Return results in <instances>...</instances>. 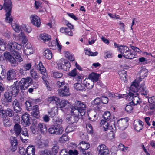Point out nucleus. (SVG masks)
Here are the masks:
<instances>
[{
	"instance_id": "nucleus-37",
	"label": "nucleus",
	"mask_w": 155,
	"mask_h": 155,
	"mask_svg": "<svg viewBox=\"0 0 155 155\" xmlns=\"http://www.w3.org/2000/svg\"><path fill=\"white\" fill-rule=\"evenodd\" d=\"M69 104V102L66 100H63L60 101V102L57 103L56 105H58V107L60 108H63L65 107V106Z\"/></svg>"
},
{
	"instance_id": "nucleus-14",
	"label": "nucleus",
	"mask_w": 155,
	"mask_h": 155,
	"mask_svg": "<svg viewBox=\"0 0 155 155\" xmlns=\"http://www.w3.org/2000/svg\"><path fill=\"white\" fill-rule=\"evenodd\" d=\"M58 92L61 96H69V88L67 85L64 86L63 87L58 90Z\"/></svg>"
},
{
	"instance_id": "nucleus-63",
	"label": "nucleus",
	"mask_w": 155,
	"mask_h": 155,
	"mask_svg": "<svg viewBox=\"0 0 155 155\" xmlns=\"http://www.w3.org/2000/svg\"><path fill=\"white\" fill-rule=\"evenodd\" d=\"M131 105H127L125 107V110L128 113H130L133 110V107Z\"/></svg>"
},
{
	"instance_id": "nucleus-57",
	"label": "nucleus",
	"mask_w": 155,
	"mask_h": 155,
	"mask_svg": "<svg viewBox=\"0 0 155 155\" xmlns=\"http://www.w3.org/2000/svg\"><path fill=\"white\" fill-rule=\"evenodd\" d=\"M4 56L6 60L8 61L13 56L11 55L10 53L8 52H5L4 54Z\"/></svg>"
},
{
	"instance_id": "nucleus-43",
	"label": "nucleus",
	"mask_w": 155,
	"mask_h": 155,
	"mask_svg": "<svg viewBox=\"0 0 155 155\" xmlns=\"http://www.w3.org/2000/svg\"><path fill=\"white\" fill-rule=\"evenodd\" d=\"M107 149H108L107 147L104 144L100 145L97 148V150L98 151V153Z\"/></svg>"
},
{
	"instance_id": "nucleus-1",
	"label": "nucleus",
	"mask_w": 155,
	"mask_h": 155,
	"mask_svg": "<svg viewBox=\"0 0 155 155\" xmlns=\"http://www.w3.org/2000/svg\"><path fill=\"white\" fill-rule=\"evenodd\" d=\"M3 9L6 12L5 21L8 23H11L13 20V18L11 16L12 5L10 0H4Z\"/></svg>"
},
{
	"instance_id": "nucleus-50",
	"label": "nucleus",
	"mask_w": 155,
	"mask_h": 155,
	"mask_svg": "<svg viewBox=\"0 0 155 155\" xmlns=\"http://www.w3.org/2000/svg\"><path fill=\"white\" fill-rule=\"evenodd\" d=\"M6 46L5 45L4 41L3 40H0V50L4 51L6 49Z\"/></svg>"
},
{
	"instance_id": "nucleus-59",
	"label": "nucleus",
	"mask_w": 155,
	"mask_h": 155,
	"mask_svg": "<svg viewBox=\"0 0 155 155\" xmlns=\"http://www.w3.org/2000/svg\"><path fill=\"white\" fill-rule=\"evenodd\" d=\"M100 98L101 103L106 104L108 103V99L107 97L105 96H102Z\"/></svg>"
},
{
	"instance_id": "nucleus-44",
	"label": "nucleus",
	"mask_w": 155,
	"mask_h": 155,
	"mask_svg": "<svg viewBox=\"0 0 155 155\" xmlns=\"http://www.w3.org/2000/svg\"><path fill=\"white\" fill-rule=\"evenodd\" d=\"M31 152V151H28L27 150V149L26 151H25V149L24 148L22 147H19V153L21 155H25L26 153H27V155H28V154H30V153H29L30 152Z\"/></svg>"
},
{
	"instance_id": "nucleus-20",
	"label": "nucleus",
	"mask_w": 155,
	"mask_h": 155,
	"mask_svg": "<svg viewBox=\"0 0 155 155\" xmlns=\"http://www.w3.org/2000/svg\"><path fill=\"white\" fill-rule=\"evenodd\" d=\"M31 115L36 118H39L40 116L38 106L37 105L33 106Z\"/></svg>"
},
{
	"instance_id": "nucleus-48",
	"label": "nucleus",
	"mask_w": 155,
	"mask_h": 155,
	"mask_svg": "<svg viewBox=\"0 0 155 155\" xmlns=\"http://www.w3.org/2000/svg\"><path fill=\"white\" fill-rule=\"evenodd\" d=\"M68 140V136L66 134H64L59 138V141L61 143H63Z\"/></svg>"
},
{
	"instance_id": "nucleus-41",
	"label": "nucleus",
	"mask_w": 155,
	"mask_h": 155,
	"mask_svg": "<svg viewBox=\"0 0 155 155\" xmlns=\"http://www.w3.org/2000/svg\"><path fill=\"white\" fill-rule=\"evenodd\" d=\"M12 54L19 62H21L23 61L22 58L21 57L18 52L16 51Z\"/></svg>"
},
{
	"instance_id": "nucleus-52",
	"label": "nucleus",
	"mask_w": 155,
	"mask_h": 155,
	"mask_svg": "<svg viewBox=\"0 0 155 155\" xmlns=\"http://www.w3.org/2000/svg\"><path fill=\"white\" fill-rule=\"evenodd\" d=\"M110 114L109 112H105L104 113L103 117L105 120L108 121L110 119Z\"/></svg>"
},
{
	"instance_id": "nucleus-11",
	"label": "nucleus",
	"mask_w": 155,
	"mask_h": 155,
	"mask_svg": "<svg viewBox=\"0 0 155 155\" xmlns=\"http://www.w3.org/2000/svg\"><path fill=\"white\" fill-rule=\"evenodd\" d=\"M129 94L130 96L129 98L132 100L131 102H129L130 104L136 105L140 104V103L141 102V100L139 97L136 96H133L134 95V94L130 92L129 93Z\"/></svg>"
},
{
	"instance_id": "nucleus-34",
	"label": "nucleus",
	"mask_w": 155,
	"mask_h": 155,
	"mask_svg": "<svg viewBox=\"0 0 155 155\" xmlns=\"http://www.w3.org/2000/svg\"><path fill=\"white\" fill-rule=\"evenodd\" d=\"M127 71L124 70L119 72V75L120 79L121 80H123L124 82H126L127 81Z\"/></svg>"
},
{
	"instance_id": "nucleus-36",
	"label": "nucleus",
	"mask_w": 155,
	"mask_h": 155,
	"mask_svg": "<svg viewBox=\"0 0 155 155\" xmlns=\"http://www.w3.org/2000/svg\"><path fill=\"white\" fill-rule=\"evenodd\" d=\"M49 116L51 118L54 119L58 114L57 110L55 108H52L50 111L48 112Z\"/></svg>"
},
{
	"instance_id": "nucleus-54",
	"label": "nucleus",
	"mask_w": 155,
	"mask_h": 155,
	"mask_svg": "<svg viewBox=\"0 0 155 155\" xmlns=\"http://www.w3.org/2000/svg\"><path fill=\"white\" fill-rule=\"evenodd\" d=\"M27 150L28 151H31V153L28 154V155H35V149L34 147L33 146H29L28 147Z\"/></svg>"
},
{
	"instance_id": "nucleus-23",
	"label": "nucleus",
	"mask_w": 155,
	"mask_h": 155,
	"mask_svg": "<svg viewBox=\"0 0 155 155\" xmlns=\"http://www.w3.org/2000/svg\"><path fill=\"white\" fill-rule=\"evenodd\" d=\"M83 84L87 89H91L94 85V82L88 78L85 79L83 81Z\"/></svg>"
},
{
	"instance_id": "nucleus-17",
	"label": "nucleus",
	"mask_w": 155,
	"mask_h": 155,
	"mask_svg": "<svg viewBox=\"0 0 155 155\" xmlns=\"http://www.w3.org/2000/svg\"><path fill=\"white\" fill-rule=\"evenodd\" d=\"M143 125L144 123L140 120H135L134 123V129L138 132L143 129Z\"/></svg>"
},
{
	"instance_id": "nucleus-35",
	"label": "nucleus",
	"mask_w": 155,
	"mask_h": 155,
	"mask_svg": "<svg viewBox=\"0 0 155 155\" xmlns=\"http://www.w3.org/2000/svg\"><path fill=\"white\" fill-rule=\"evenodd\" d=\"M43 54L45 58L48 59H51L52 57V53L49 49L45 50L43 52Z\"/></svg>"
},
{
	"instance_id": "nucleus-28",
	"label": "nucleus",
	"mask_w": 155,
	"mask_h": 155,
	"mask_svg": "<svg viewBox=\"0 0 155 155\" xmlns=\"http://www.w3.org/2000/svg\"><path fill=\"white\" fill-rule=\"evenodd\" d=\"M99 76V74L93 72L89 75L88 79L93 81L94 83L98 81Z\"/></svg>"
},
{
	"instance_id": "nucleus-39",
	"label": "nucleus",
	"mask_w": 155,
	"mask_h": 155,
	"mask_svg": "<svg viewBox=\"0 0 155 155\" xmlns=\"http://www.w3.org/2000/svg\"><path fill=\"white\" fill-rule=\"evenodd\" d=\"M3 114L7 115L9 117H12L14 115V112L11 109L8 108L7 109L4 110L3 111Z\"/></svg>"
},
{
	"instance_id": "nucleus-45",
	"label": "nucleus",
	"mask_w": 155,
	"mask_h": 155,
	"mask_svg": "<svg viewBox=\"0 0 155 155\" xmlns=\"http://www.w3.org/2000/svg\"><path fill=\"white\" fill-rule=\"evenodd\" d=\"M8 61L10 63V64L12 66L15 67L18 64V62L13 57H12Z\"/></svg>"
},
{
	"instance_id": "nucleus-13",
	"label": "nucleus",
	"mask_w": 155,
	"mask_h": 155,
	"mask_svg": "<svg viewBox=\"0 0 155 155\" xmlns=\"http://www.w3.org/2000/svg\"><path fill=\"white\" fill-rule=\"evenodd\" d=\"M19 136L23 142L25 143L28 142V138L29 137V136L27 129H24L22 131V133Z\"/></svg>"
},
{
	"instance_id": "nucleus-21",
	"label": "nucleus",
	"mask_w": 155,
	"mask_h": 155,
	"mask_svg": "<svg viewBox=\"0 0 155 155\" xmlns=\"http://www.w3.org/2000/svg\"><path fill=\"white\" fill-rule=\"evenodd\" d=\"M30 127L31 130L33 134H38L39 131L36 121L35 120L33 121Z\"/></svg>"
},
{
	"instance_id": "nucleus-32",
	"label": "nucleus",
	"mask_w": 155,
	"mask_h": 155,
	"mask_svg": "<svg viewBox=\"0 0 155 155\" xmlns=\"http://www.w3.org/2000/svg\"><path fill=\"white\" fill-rule=\"evenodd\" d=\"M74 89L78 91L83 92L86 90L84 87L78 83H75L74 85Z\"/></svg>"
},
{
	"instance_id": "nucleus-5",
	"label": "nucleus",
	"mask_w": 155,
	"mask_h": 155,
	"mask_svg": "<svg viewBox=\"0 0 155 155\" xmlns=\"http://www.w3.org/2000/svg\"><path fill=\"white\" fill-rule=\"evenodd\" d=\"M119 50L123 57L126 59H132L134 58L131 51L130 50L129 48L126 46H122L121 48H119Z\"/></svg>"
},
{
	"instance_id": "nucleus-55",
	"label": "nucleus",
	"mask_w": 155,
	"mask_h": 155,
	"mask_svg": "<svg viewBox=\"0 0 155 155\" xmlns=\"http://www.w3.org/2000/svg\"><path fill=\"white\" fill-rule=\"evenodd\" d=\"M42 154L44 155H56L55 153H54L52 151L48 150H44Z\"/></svg>"
},
{
	"instance_id": "nucleus-18",
	"label": "nucleus",
	"mask_w": 155,
	"mask_h": 155,
	"mask_svg": "<svg viewBox=\"0 0 155 155\" xmlns=\"http://www.w3.org/2000/svg\"><path fill=\"white\" fill-rule=\"evenodd\" d=\"M22 120L25 123L26 126H29L31 124L30 123V115L27 113H25L22 116Z\"/></svg>"
},
{
	"instance_id": "nucleus-4",
	"label": "nucleus",
	"mask_w": 155,
	"mask_h": 155,
	"mask_svg": "<svg viewBox=\"0 0 155 155\" xmlns=\"http://www.w3.org/2000/svg\"><path fill=\"white\" fill-rule=\"evenodd\" d=\"M33 82L31 77H27L21 79L19 83V86L21 91L27 89L29 86L33 84Z\"/></svg>"
},
{
	"instance_id": "nucleus-9",
	"label": "nucleus",
	"mask_w": 155,
	"mask_h": 155,
	"mask_svg": "<svg viewBox=\"0 0 155 155\" xmlns=\"http://www.w3.org/2000/svg\"><path fill=\"white\" fill-rule=\"evenodd\" d=\"M63 130L61 126L57 125H52L48 129L49 133L52 134L60 135L62 134Z\"/></svg>"
},
{
	"instance_id": "nucleus-42",
	"label": "nucleus",
	"mask_w": 155,
	"mask_h": 155,
	"mask_svg": "<svg viewBox=\"0 0 155 155\" xmlns=\"http://www.w3.org/2000/svg\"><path fill=\"white\" fill-rule=\"evenodd\" d=\"M11 94L9 91L6 92L4 94V97L8 102H11L12 101V97Z\"/></svg>"
},
{
	"instance_id": "nucleus-16",
	"label": "nucleus",
	"mask_w": 155,
	"mask_h": 155,
	"mask_svg": "<svg viewBox=\"0 0 155 155\" xmlns=\"http://www.w3.org/2000/svg\"><path fill=\"white\" fill-rule=\"evenodd\" d=\"M26 129L24 128H22L21 125L18 123L15 124L14 126V131L16 136L18 137L22 133L24 129Z\"/></svg>"
},
{
	"instance_id": "nucleus-30",
	"label": "nucleus",
	"mask_w": 155,
	"mask_h": 155,
	"mask_svg": "<svg viewBox=\"0 0 155 155\" xmlns=\"http://www.w3.org/2000/svg\"><path fill=\"white\" fill-rule=\"evenodd\" d=\"M52 120L53 123L54 124V125L58 126H61V124H62L63 121L62 118L60 117H56L52 119Z\"/></svg>"
},
{
	"instance_id": "nucleus-24",
	"label": "nucleus",
	"mask_w": 155,
	"mask_h": 155,
	"mask_svg": "<svg viewBox=\"0 0 155 155\" xmlns=\"http://www.w3.org/2000/svg\"><path fill=\"white\" fill-rule=\"evenodd\" d=\"M48 143L47 140H39L37 143V148H45L48 146Z\"/></svg>"
},
{
	"instance_id": "nucleus-40",
	"label": "nucleus",
	"mask_w": 155,
	"mask_h": 155,
	"mask_svg": "<svg viewBox=\"0 0 155 155\" xmlns=\"http://www.w3.org/2000/svg\"><path fill=\"white\" fill-rule=\"evenodd\" d=\"M31 75L32 78L35 79H38L39 77L38 74L35 71V70L34 69H32L30 71Z\"/></svg>"
},
{
	"instance_id": "nucleus-53",
	"label": "nucleus",
	"mask_w": 155,
	"mask_h": 155,
	"mask_svg": "<svg viewBox=\"0 0 155 155\" xmlns=\"http://www.w3.org/2000/svg\"><path fill=\"white\" fill-rule=\"evenodd\" d=\"M26 31L29 33L31 31V28L29 26H26L25 25H23L22 26L21 30Z\"/></svg>"
},
{
	"instance_id": "nucleus-38",
	"label": "nucleus",
	"mask_w": 155,
	"mask_h": 155,
	"mask_svg": "<svg viewBox=\"0 0 155 155\" xmlns=\"http://www.w3.org/2000/svg\"><path fill=\"white\" fill-rule=\"evenodd\" d=\"M48 101L49 103L53 102V103H55L57 104V103L60 102V99L56 97H51L48 98Z\"/></svg>"
},
{
	"instance_id": "nucleus-22",
	"label": "nucleus",
	"mask_w": 155,
	"mask_h": 155,
	"mask_svg": "<svg viewBox=\"0 0 155 155\" xmlns=\"http://www.w3.org/2000/svg\"><path fill=\"white\" fill-rule=\"evenodd\" d=\"M15 74L14 70L10 69L7 72V79L9 81L13 80L15 77Z\"/></svg>"
},
{
	"instance_id": "nucleus-64",
	"label": "nucleus",
	"mask_w": 155,
	"mask_h": 155,
	"mask_svg": "<svg viewBox=\"0 0 155 155\" xmlns=\"http://www.w3.org/2000/svg\"><path fill=\"white\" fill-rule=\"evenodd\" d=\"M14 30L17 32H18L20 31V28L18 25L14 24L12 26Z\"/></svg>"
},
{
	"instance_id": "nucleus-25",
	"label": "nucleus",
	"mask_w": 155,
	"mask_h": 155,
	"mask_svg": "<svg viewBox=\"0 0 155 155\" xmlns=\"http://www.w3.org/2000/svg\"><path fill=\"white\" fill-rule=\"evenodd\" d=\"M148 71L145 69L141 70L139 73V78L137 80L138 82H140L142 79H144L147 75Z\"/></svg>"
},
{
	"instance_id": "nucleus-62",
	"label": "nucleus",
	"mask_w": 155,
	"mask_h": 155,
	"mask_svg": "<svg viewBox=\"0 0 155 155\" xmlns=\"http://www.w3.org/2000/svg\"><path fill=\"white\" fill-rule=\"evenodd\" d=\"M77 70L76 68H74L73 70H72L71 72H69L68 74L69 75L72 77L75 76L77 74Z\"/></svg>"
},
{
	"instance_id": "nucleus-8",
	"label": "nucleus",
	"mask_w": 155,
	"mask_h": 155,
	"mask_svg": "<svg viewBox=\"0 0 155 155\" xmlns=\"http://www.w3.org/2000/svg\"><path fill=\"white\" fill-rule=\"evenodd\" d=\"M19 82L16 81L14 82L12 85L8 89V91L12 95L15 97L19 91Z\"/></svg>"
},
{
	"instance_id": "nucleus-29",
	"label": "nucleus",
	"mask_w": 155,
	"mask_h": 155,
	"mask_svg": "<svg viewBox=\"0 0 155 155\" xmlns=\"http://www.w3.org/2000/svg\"><path fill=\"white\" fill-rule=\"evenodd\" d=\"M108 123L107 124L103 125L102 126H101V127H103L104 129V131H106L107 130H111L110 132V134H112V136L114 137V133L115 131L116 128L114 127V128H113L112 126H111L110 127H108Z\"/></svg>"
},
{
	"instance_id": "nucleus-6",
	"label": "nucleus",
	"mask_w": 155,
	"mask_h": 155,
	"mask_svg": "<svg viewBox=\"0 0 155 155\" xmlns=\"http://www.w3.org/2000/svg\"><path fill=\"white\" fill-rule=\"evenodd\" d=\"M71 115V116H68L66 118L69 124L77 123L79 119L78 117L79 114L78 111L76 110H73L71 109L70 112Z\"/></svg>"
},
{
	"instance_id": "nucleus-31",
	"label": "nucleus",
	"mask_w": 155,
	"mask_h": 155,
	"mask_svg": "<svg viewBox=\"0 0 155 155\" xmlns=\"http://www.w3.org/2000/svg\"><path fill=\"white\" fill-rule=\"evenodd\" d=\"M71 29L67 28L62 27L61 28L60 31L62 33H65L67 35L72 36L73 33L71 31Z\"/></svg>"
},
{
	"instance_id": "nucleus-3",
	"label": "nucleus",
	"mask_w": 155,
	"mask_h": 155,
	"mask_svg": "<svg viewBox=\"0 0 155 155\" xmlns=\"http://www.w3.org/2000/svg\"><path fill=\"white\" fill-rule=\"evenodd\" d=\"M87 107L86 104L79 101L77 100L75 102L74 106L71 107L73 110H76L80 113L81 116L84 115L86 113V108Z\"/></svg>"
},
{
	"instance_id": "nucleus-10",
	"label": "nucleus",
	"mask_w": 155,
	"mask_h": 155,
	"mask_svg": "<svg viewBox=\"0 0 155 155\" xmlns=\"http://www.w3.org/2000/svg\"><path fill=\"white\" fill-rule=\"evenodd\" d=\"M128 121L127 118L121 119L118 120L117 122L118 128L121 130H125L128 125Z\"/></svg>"
},
{
	"instance_id": "nucleus-33",
	"label": "nucleus",
	"mask_w": 155,
	"mask_h": 155,
	"mask_svg": "<svg viewBox=\"0 0 155 155\" xmlns=\"http://www.w3.org/2000/svg\"><path fill=\"white\" fill-rule=\"evenodd\" d=\"M40 39L43 40L44 42L49 41L51 39V36L46 33L41 34L39 36Z\"/></svg>"
},
{
	"instance_id": "nucleus-51",
	"label": "nucleus",
	"mask_w": 155,
	"mask_h": 155,
	"mask_svg": "<svg viewBox=\"0 0 155 155\" xmlns=\"http://www.w3.org/2000/svg\"><path fill=\"white\" fill-rule=\"evenodd\" d=\"M32 65L31 63H28L24 64L23 68L26 71L29 70L31 68Z\"/></svg>"
},
{
	"instance_id": "nucleus-58",
	"label": "nucleus",
	"mask_w": 155,
	"mask_h": 155,
	"mask_svg": "<svg viewBox=\"0 0 155 155\" xmlns=\"http://www.w3.org/2000/svg\"><path fill=\"white\" fill-rule=\"evenodd\" d=\"M59 149V147L57 144L54 145L52 148V151L54 153H55L56 154L58 152V150Z\"/></svg>"
},
{
	"instance_id": "nucleus-61",
	"label": "nucleus",
	"mask_w": 155,
	"mask_h": 155,
	"mask_svg": "<svg viewBox=\"0 0 155 155\" xmlns=\"http://www.w3.org/2000/svg\"><path fill=\"white\" fill-rule=\"evenodd\" d=\"M111 155H116L117 152V148L115 146L112 147L110 150Z\"/></svg>"
},
{
	"instance_id": "nucleus-12",
	"label": "nucleus",
	"mask_w": 155,
	"mask_h": 155,
	"mask_svg": "<svg viewBox=\"0 0 155 155\" xmlns=\"http://www.w3.org/2000/svg\"><path fill=\"white\" fill-rule=\"evenodd\" d=\"M38 68L40 71L41 73L43 75L42 77V78L46 82L47 81L46 78L47 77V74L46 71V69L43 66L42 63L40 62L38 65Z\"/></svg>"
},
{
	"instance_id": "nucleus-19",
	"label": "nucleus",
	"mask_w": 155,
	"mask_h": 155,
	"mask_svg": "<svg viewBox=\"0 0 155 155\" xmlns=\"http://www.w3.org/2000/svg\"><path fill=\"white\" fill-rule=\"evenodd\" d=\"M31 18H32L31 23L35 26L39 27L40 26L41 22L40 18L36 15H32Z\"/></svg>"
},
{
	"instance_id": "nucleus-49",
	"label": "nucleus",
	"mask_w": 155,
	"mask_h": 155,
	"mask_svg": "<svg viewBox=\"0 0 155 155\" xmlns=\"http://www.w3.org/2000/svg\"><path fill=\"white\" fill-rule=\"evenodd\" d=\"M28 111H30L32 110L31 105L30 101H26L25 103Z\"/></svg>"
},
{
	"instance_id": "nucleus-26",
	"label": "nucleus",
	"mask_w": 155,
	"mask_h": 155,
	"mask_svg": "<svg viewBox=\"0 0 155 155\" xmlns=\"http://www.w3.org/2000/svg\"><path fill=\"white\" fill-rule=\"evenodd\" d=\"M78 146L81 149V151H83V150H86L90 147V144L88 143L85 141H82L80 143Z\"/></svg>"
},
{
	"instance_id": "nucleus-46",
	"label": "nucleus",
	"mask_w": 155,
	"mask_h": 155,
	"mask_svg": "<svg viewBox=\"0 0 155 155\" xmlns=\"http://www.w3.org/2000/svg\"><path fill=\"white\" fill-rule=\"evenodd\" d=\"M89 116V119L91 121H95L98 118V116H97L96 114H88Z\"/></svg>"
},
{
	"instance_id": "nucleus-27",
	"label": "nucleus",
	"mask_w": 155,
	"mask_h": 155,
	"mask_svg": "<svg viewBox=\"0 0 155 155\" xmlns=\"http://www.w3.org/2000/svg\"><path fill=\"white\" fill-rule=\"evenodd\" d=\"M38 127L39 131L42 134H45L47 132V129L45 124L40 123L38 124Z\"/></svg>"
},
{
	"instance_id": "nucleus-2",
	"label": "nucleus",
	"mask_w": 155,
	"mask_h": 155,
	"mask_svg": "<svg viewBox=\"0 0 155 155\" xmlns=\"http://www.w3.org/2000/svg\"><path fill=\"white\" fill-rule=\"evenodd\" d=\"M138 82H133L130 87V90L132 92H136L139 91V94L142 95H144L146 97L148 98V91L146 89L145 87V84L143 83L141 84L140 86L138 89V87H139V84Z\"/></svg>"
},
{
	"instance_id": "nucleus-56",
	"label": "nucleus",
	"mask_w": 155,
	"mask_h": 155,
	"mask_svg": "<svg viewBox=\"0 0 155 155\" xmlns=\"http://www.w3.org/2000/svg\"><path fill=\"white\" fill-rule=\"evenodd\" d=\"M65 64H67V66L69 64V66H70V64H69L68 62H65L64 64H63L61 63H58L57 64L58 68L59 69H63L64 68L65 66Z\"/></svg>"
},
{
	"instance_id": "nucleus-47",
	"label": "nucleus",
	"mask_w": 155,
	"mask_h": 155,
	"mask_svg": "<svg viewBox=\"0 0 155 155\" xmlns=\"http://www.w3.org/2000/svg\"><path fill=\"white\" fill-rule=\"evenodd\" d=\"M91 103L93 105H99L101 104L100 98L97 97L92 101Z\"/></svg>"
},
{
	"instance_id": "nucleus-7",
	"label": "nucleus",
	"mask_w": 155,
	"mask_h": 155,
	"mask_svg": "<svg viewBox=\"0 0 155 155\" xmlns=\"http://www.w3.org/2000/svg\"><path fill=\"white\" fill-rule=\"evenodd\" d=\"M21 45L20 44H18L14 41H10L6 46V49L13 53L14 51H16L15 49L19 50L21 49Z\"/></svg>"
},
{
	"instance_id": "nucleus-60",
	"label": "nucleus",
	"mask_w": 155,
	"mask_h": 155,
	"mask_svg": "<svg viewBox=\"0 0 155 155\" xmlns=\"http://www.w3.org/2000/svg\"><path fill=\"white\" fill-rule=\"evenodd\" d=\"M63 76V74L62 73L59 72H54L53 74V76L55 78H60Z\"/></svg>"
},
{
	"instance_id": "nucleus-15",
	"label": "nucleus",
	"mask_w": 155,
	"mask_h": 155,
	"mask_svg": "<svg viewBox=\"0 0 155 155\" xmlns=\"http://www.w3.org/2000/svg\"><path fill=\"white\" fill-rule=\"evenodd\" d=\"M12 105L14 111L16 113H18L21 111V104L17 100L15 99L14 100L12 103Z\"/></svg>"
}]
</instances>
